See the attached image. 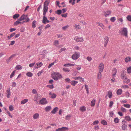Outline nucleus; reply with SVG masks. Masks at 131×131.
<instances>
[{
	"instance_id": "nucleus-1",
	"label": "nucleus",
	"mask_w": 131,
	"mask_h": 131,
	"mask_svg": "<svg viewBox=\"0 0 131 131\" xmlns=\"http://www.w3.org/2000/svg\"><path fill=\"white\" fill-rule=\"evenodd\" d=\"M121 31L120 32L126 37H127V28L123 27L121 29Z\"/></svg>"
},
{
	"instance_id": "nucleus-2",
	"label": "nucleus",
	"mask_w": 131,
	"mask_h": 131,
	"mask_svg": "<svg viewBox=\"0 0 131 131\" xmlns=\"http://www.w3.org/2000/svg\"><path fill=\"white\" fill-rule=\"evenodd\" d=\"M80 53L78 52H75L72 56V59L75 60L78 59L80 57Z\"/></svg>"
},
{
	"instance_id": "nucleus-3",
	"label": "nucleus",
	"mask_w": 131,
	"mask_h": 131,
	"mask_svg": "<svg viewBox=\"0 0 131 131\" xmlns=\"http://www.w3.org/2000/svg\"><path fill=\"white\" fill-rule=\"evenodd\" d=\"M122 130H125L127 126V122L125 121V120H123L122 121Z\"/></svg>"
},
{
	"instance_id": "nucleus-4",
	"label": "nucleus",
	"mask_w": 131,
	"mask_h": 131,
	"mask_svg": "<svg viewBox=\"0 0 131 131\" xmlns=\"http://www.w3.org/2000/svg\"><path fill=\"white\" fill-rule=\"evenodd\" d=\"M126 72L125 71H122L121 72V77L122 79H126L127 77L126 76Z\"/></svg>"
},
{
	"instance_id": "nucleus-5",
	"label": "nucleus",
	"mask_w": 131,
	"mask_h": 131,
	"mask_svg": "<svg viewBox=\"0 0 131 131\" xmlns=\"http://www.w3.org/2000/svg\"><path fill=\"white\" fill-rule=\"evenodd\" d=\"M74 40L77 42H81L83 41L82 37H79L78 36H75L74 38Z\"/></svg>"
},
{
	"instance_id": "nucleus-6",
	"label": "nucleus",
	"mask_w": 131,
	"mask_h": 131,
	"mask_svg": "<svg viewBox=\"0 0 131 131\" xmlns=\"http://www.w3.org/2000/svg\"><path fill=\"white\" fill-rule=\"evenodd\" d=\"M22 16L23 20H24L25 22H28L29 21L30 19L28 17L27 15L23 14L22 15Z\"/></svg>"
},
{
	"instance_id": "nucleus-7",
	"label": "nucleus",
	"mask_w": 131,
	"mask_h": 131,
	"mask_svg": "<svg viewBox=\"0 0 131 131\" xmlns=\"http://www.w3.org/2000/svg\"><path fill=\"white\" fill-rule=\"evenodd\" d=\"M104 68V64L102 62L100 63L99 67V70L100 72H102Z\"/></svg>"
},
{
	"instance_id": "nucleus-8",
	"label": "nucleus",
	"mask_w": 131,
	"mask_h": 131,
	"mask_svg": "<svg viewBox=\"0 0 131 131\" xmlns=\"http://www.w3.org/2000/svg\"><path fill=\"white\" fill-rule=\"evenodd\" d=\"M109 40L108 37L107 36H106L105 37L104 39V47H106V46L107 44L108 43Z\"/></svg>"
},
{
	"instance_id": "nucleus-9",
	"label": "nucleus",
	"mask_w": 131,
	"mask_h": 131,
	"mask_svg": "<svg viewBox=\"0 0 131 131\" xmlns=\"http://www.w3.org/2000/svg\"><path fill=\"white\" fill-rule=\"evenodd\" d=\"M52 77L55 80H57V73L53 72L51 75Z\"/></svg>"
},
{
	"instance_id": "nucleus-10",
	"label": "nucleus",
	"mask_w": 131,
	"mask_h": 131,
	"mask_svg": "<svg viewBox=\"0 0 131 131\" xmlns=\"http://www.w3.org/2000/svg\"><path fill=\"white\" fill-rule=\"evenodd\" d=\"M16 55L15 54H13L9 58L6 59V62L7 63H9L12 59Z\"/></svg>"
},
{
	"instance_id": "nucleus-11",
	"label": "nucleus",
	"mask_w": 131,
	"mask_h": 131,
	"mask_svg": "<svg viewBox=\"0 0 131 131\" xmlns=\"http://www.w3.org/2000/svg\"><path fill=\"white\" fill-rule=\"evenodd\" d=\"M48 103L47 101L45 98H43L40 100V103L41 104L44 105Z\"/></svg>"
},
{
	"instance_id": "nucleus-12",
	"label": "nucleus",
	"mask_w": 131,
	"mask_h": 131,
	"mask_svg": "<svg viewBox=\"0 0 131 131\" xmlns=\"http://www.w3.org/2000/svg\"><path fill=\"white\" fill-rule=\"evenodd\" d=\"M34 101L38 102V101L40 99V97L39 96V94H36L34 97Z\"/></svg>"
},
{
	"instance_id": "nucleus-13",
	"label": "nucleus",
	"mask_w": 131,
	"mask_h": 131,
	"mask_svg": "<svg viewBox=\"0 0 131 131\" xmlns=\"http://www.w3.org/2000/svg\"><path fill=\"white\" fill-rule=\"evenodd\" d=\"M42 64H43L42 62H41L37 63L36 64V66L34 68V69H35L36 68H39L41 67L42 66Z\"/></svg>"
},
{
	"instance_id": "nucleus-14",
	"label": "nucleus",
	"mask_w": 131,
	"mask_h": 131,
	"mask_svg": "<svg viewBox=\"0 0 131 131\" xmlns=\"http://www.w3.org/2000/svg\"><path fill=\"white\" fill-rule=\"evenodd\" d=\"M50 21L47 19V18L45 16H43V19L42 20V23L45 24L47 23H49Z\"/></svg>"
},
{
	"instance_id": "nucleus-15",
	"label": "nucleus",
	"mask_w": 131,
	"mask_h": 131,
	"mask_svg": "<svg viewBox=\"0 0 131 131\" xmlns=\"http://www.w3.org/2000/svg\"><path fill=\"white\" fill-rule=\"evenodd\" d=\"M68 130V127H63L61 128H58V131H65L67 130Z\"/></svg>"
},
{
	"instance_id": "nucleus-16",
	"label": "nucleus",
	"mask_w": 131,
	"mask_h": 131,
	"mask_svg": "<svg viewBox=\"0 0 131 131\" xmlns=\"http://www.w3.org/2000/svg\"><path fill=\"white\" fill-rule=\"evenodd\" d=\"M104 15L106 17L107 16L110 15L111 13V11L110 10H108L106 12H104Z\"/></svg>"
},
{
	"instance_id": "nucleus-17",
	"label": "nucleus",
	"mask_w": 131,
	"mask_h": 131,
	"mask_svg": "<svg viewBox=\"0 0 131 131\" xmlns=\"http://www.w3.org/2000/svg\"><path fill=\"white\" fill-rule=\"evenodd\" d=\"M7 96L8 98H9L11 94L10 92L9 88L6 90Z\"/></svg>"
},
{
	"instance_id": "nucleus-18",
	"label": "nucleus",
	"mask_w": 131,
	"mask_h": 131,
	"mask_svg": "<svg viewBox=\"0 0 131 131\" xmlns=\"http://www.w3.org/2000/svg\"><path fill=\"white\" fill-rule=\"evenodd\" d=\"M51 106H49L46 107L45 109V111L46 112H49L51 109Z\"/></svg>"
},
{
	"instance_id": "nucleus-19",
	"label": "nucleus",
	"mask_w": 131,
	"mask_h": 131,
	"mask_svg": "<svg viewBox=\"0 0 131 131\" xmlns=\"http://www.w3.org/2000/svg\"><path fill=\"white\" fill-rule=\"evenodd\" d=\"M96 101L95 99H93L92 100L91 102V106L92 107H93L94 106L95 104V102Z\"/></svg>"
},
{
	"instance_id": "nucleus-20",
	"label": "nucleus",
	"mask_w": 131,
	"mask_h": 131,
	"mask_svg": "<svg viewBox=\"0 0 131 131\" xmlns=\"http://www.w3.org/2000/svg\"><path fill=\"white\" fill-rule=\"evenodd\" d=\"M49 95H50V97L53 99L55 98L56 96V95L54 93H51V92L49 93Z\"/></svg>"
},
{
	"instance_id": "nucleus-21",
	"label": "nucleus",
	"mask_w": 131,
	"mask_h": 131,
	"mask_svg": "<svg viewBox=\"0 0 131 131\" xmlns=\"http://www.w3.org/2000/svg\"><path fill=\"white\" fill-rule=\"evenodd\" d=\"M15 68L17 70H19L22 69V67L20 65H17L16 67Z\"/></svg>"
},
{
	"instance_id": "nucleus-22",
	"label": "nucleus",
	"mask_w": 131,
	"mask_h": 131,
	"mask_svg": "<svg viewBox=\"0 0 131 131\" xmlns=\"http://www.w3.org/2000/svg\"><path fill=\"white\" fill-rule=\"evenodd\" d=\"M131 60V58L129 57H126L125 59V61L126 62H128Z\"/></svg>"
},
{
	"instance_id": "nucleus-23",
	"label": "nucleus",
	"mask_w": 131,
	"mask_h": 131,
	"mask_svg": "<svg viewBox=\"0 0 131 131\" xmlns=\"http://www.w3.org/2000/svg\"><path fill=\"white\" fill-rule=\"evenodd\" d=\"M123 80H124L123 81V83H128L130 82V80L129 79L127 78V77L126 78V79H124Z\"/></svg>"
},
{
	"instance_id": "nucleus-24",
	"label": "nucleus",
	"mask_w": 131,
	"mask_h": 131,
	"mask_svg": "<svg viewBox=\"0 0 131 131\" xmlns=\"http://www.w3.org/2000/svg\"><path fill=\"white\" fill-rule=\"evenodd\" d=\"M70 83L72 85L74 86L75 85L78 83V82L74 80L72 81H71Z\"/></svg>"
},
{
	"instance_id": "nucleus-25",
	"label": "nucleus",
	"mask_w": 131,
	"mask_h": 131,
	"mask_svg": "<svg viewBox=\"0 0 131 131\" xmlns=\"http://www.w3.org/2000/svg\"><path fill=\"white\" fill-rule=\"evenodd\" d=\"M80 110L81 111L84 112L86 111V108L84 106H83L80 107Z\"/></svg>"
},
{
	"instance_id": "nucleus-26",
	"label": "nucleus",
	"mask_w": 131,
	"mask_h": 131,
	"mask_svg": "<svg viewBox=\"0 0 131 131\" xmlns=\"http://www.w3.org/2000/svg\"><path fill=\"white\" fill-rule=\"evenodd\" d=\"M39 116V114L38 113H36L33 116V117L35 119H36L38 118Z\"/></svg>"
},
{
	"instance_id": "nucleus-27",
	"label": "nucleus",
	"mask_w": 131,
	"mask_h": 131,
	"mask_svg": "<svg viewBox=\"0 0 131 131\" xmlns=\"http://www.w3.org/2000/svg\"><path fill=\"white\" fill-rule=\"evenodd\" d=\"M122 92V90L121 89H118L116 92V93L117 95H121Z\"/></svg>"
},
{
	"instance_id": "nucleus-28",
	"label": "nucleus",
	"mask_w": 131,
	"mask_h": 131,
	"mask_svg": "<svg viewBox=\"0 0 131 131\" xmlns=\"http://www.w3.org/2000/svg\"><path fill=\"white\" fill-rule=\"evenodd\" d=\"M49 3V0H46L44 3V6H48Z\"/></svg>"
},
{
	"instance_id": "nucleus-29",
	"label": "nucleus",
	"mask_w": 131,
	"mask_h": 131,
	"mask_svg": "<svg viewBox=\"0 0 131 131\" xmlns=\"http://www.w3.org/2000/svg\"><path fill=\"white\" fill-rule=\"evenodd\" d=\"M28 100L27 99H26L22 101L21 102V104H24L28 102Z\"/></svg>"
},
{
	"instance_id": "nucleus-30",
	"label": "nucleus",
	"mask_w": 131,
	"mask_h": 131,
	"mask_svg": "<svg viewBox=\"0 0 131 131\" xmlns=\"http://www.w3.org/2000/svg\"><path fill=\"white\" fill-rule=\"evenodd\" d=\"M57 107H56L54 108L53 110L51 111V113L52 114H55L57 112Z\"/></svg>"
},
{
	"instance_id": "nucleus-31",
	"label": "nucleus",
	"mask_w": 131,
	"mask_h": 131,
	"mask_svg": "<svg viewBox=\"0 0 131 131\" xmlns=\"http://www.w3.org/2000/svg\"><path fill=\"white\" fill-rule=\"evenodd\" d=\"M117 72V70L116 69V68H114L113 69V71L112 72V73H113L112 75L113 77L115 76L116 75Z\"/></svg>"
},
{
	"instance_id": "nucleus-32",
	"label": "nucleus",
	"mask_w": 131,
	"mask_h": 131,
	"mask_svg": "<svg viewBox=\"0 0 131 131\" xmlns=\"http://www.w3.org/2000/svg\"><path fill=\"white\" fill-rule=\"evenodd\" d=\"M21 24V22L19 21L18 20L14 22V25L15 26H16L18 25V24Z\"/></svg>"
},
{
	"instance_id": "nucleus-33",
	"label": "nucleus",
	"mask_w": 131,
	"mask_h": 131,
	"mask_svg": "<svg viewBox=\"0 0 131 131\" xmlns=\"http://www.w3.org/2000/svg\"><path fill=\"white\" fill-rule=\"evenodd\" d=\"M102 72H100V71H99V72L98 73L97 77L98 79H101L102 77Z\"/></svg>"
},
{
	"instance_id": "nucleus-34",
	"label": "nucleus",
	"mask_w": 131,
	"mask_h": 131,
	"mask_svg": "<svg viewBox=\"0 0 131 131\" xmlns=\"http://www.w3.org/2000/svg\"><path fill=\"white\" fill-rule=\"evenodd\" d=\"M36 21L35 20L34 21L32 22V26L33 28H35L36 27Z\"/></svg>"
},
{
	"instance_id": "nucleus-35",
	"label": "nucleus",
	"mask_w": 131,
	"mask_h": 131,
	"mask_svg": "<svg viewBox=\"0 0 131 131\" xmlns=\"http://www.w3.org/2000/svg\"><path fill=\"white\" fill-rule=\"evenodd\" d=\"M26 75L29 77H31L32 76V74L30 72H28L26 73Z\"/></svg>"
},
{
	"instance_id": "nucleus-36",
	"label": "nucleus",
	"mask_w": 131,
	"mask_h": 131,
	"mask_svg": "<svg viewBox=\"0 0 131 131\" xmlns=\"http://www.w3.org/2000/svg\"><path fill=\"white\" fill-rule=\"evenodd\" d=\"M96 23L97 24H98L99 26L101 27L103 29H104L103 27H104V25L102 23H100L98 22H96Z\"/></svg>"
},
{
	"instance_id": "nucleus-37",
	"label": "nucleus",
	"mask_w": 131,
	"mask_h": 131,
	"mask_svg": "<svg viewBox=\"0 0 131 131\" xmlns=\"http://www.w3.org/2000/svg\"><path fill=\"white\" fill-rule=\"evenodd\" d=\"M19 16V15L18 14H16L13 16V18L14 19H16Z\"/></svg>"
},
{
	"instance_id": "nucleus-38",
	"label": "nucleus",
	"mask_w": 131,
	"mask_h": 131,
	"mask_svg": "<svg viewBox=\"0 0 131 131\" xmlns=\"http://www.w3.org/2000/svg\"><path fill=\"white\" fill-rule=\"evenodd\" d=\"M85 89L87 92V93L88 94L89 93V87L88 85H87L86 84L85 85Z\"/></svg>"
},
{
	"instance_id": "nucleus-39",
	"label": "nucleus",
	"mask_w": 131,
	"mask_h": 131,
	"mask_svg": "<svg viewBox=\"0 0 131 131\" xmlns=\"http://www.w3.org/2000/svg\"><path fill=\"white\" fill-rule=\"evenodd\" d=\"M126 18L128 20L131 21V15H128L126 17Z\"/></svg>"
},
{
	"instance_id": "nucleus-40",
	"label": "nucleus",
	"mask_w": 131,
	"mask_h": 131,
	"mask_svg": "<svg viewBox=\"0 0 131 131\" xmlns=\"http://www.w3.org/2000/svg\"><path fill=\"white\" fill-rule=\"evenodd\" d=\"M108 97L109 98H111L112 95V92L111 91H108Z\"/></svg>"
},
{
	"instance_id": "nucleus-41",
	"label": "nucleus",
	"mask_w": 131,
	"mask_h": 131,
	"mask_svg": "<svg viewBox=\"0 0 131 131\" xmlns=\"http://www.w3.org/2000/svg\"><path fill=\"white\" fill-rule=\"evenodd\" d=\"M126 119L128 121H130L131 120V118L129 116H127L125 117Z\"/></svg>"
},
{
	"instance_id": "nucleus-42",
	"label": "nucleus",
	"mask_w": 131,
	"mask_h": 131,
	"mask_svg": "<svg viewBox=\"0 0 131 131\" xmlns=\"http://www.w3.org/2000/svg\"><path fill=\"white\" fill-rule=\"evenodd\" d=\"M48 6H44L43 9V11H46L47 12L48 10Z\"/></svg>"
},
{
	"instance_id": "nucleus-43",
	"label": "nucleus",
	"mask_w": 131,
	"mask_h": 131,
	"mask_svg": "<svg viewBox=\"0 0 131 131\" xmlns=\"http://www.w3.org/2000/svg\"><path fill=\"white\" fill-rule=\"evenodd\" d=\"M16 71L15 70L14 71L10 74V78H12L14 75L15 73L16 72Z\"/></svg>"
},
{
	"instance_id": "nucleus-44",
	"label": "nucleus",
	"mask_w": 131,
	"mask_h": 131,
	"mask_svg": "<svg viewBox=\"0 0 131 131\" xmlns=\"http://www.w3.org/2000/svg\"><path fill=\"white\" fill-rule=\"evenodd\" d=\"M101 123L104 125H106L107 124V123L106 121L104 120H103L102 121Z\"/></svg>"
},
{
	"instance_id": "nucleus-45",
	"label": "nucleus",
	"mask_w": 131,
	"mask_h": 131,
	"mask_svg": "<svg viewBox=\"0 0 131 131\" xmlns=\"http://www.w3.org/2000/svg\"><path fill=\"white\" fill-rule=\"evenodd\" d=\"M126 97L127 98L129 97L130 95V94L129 93L128 91H127L125 93Z\"/></svg>"
},
{
	"instance_id": "nucleus-46",
	"label": "nucleus",
	"mask_w": 131,
	"mask_h": 131,
	"mask_svg": "<svg viewBox=\"0 0 131 131\" xmlns=\"http://www.w3.org/2000/svg\"><path fill=\"white\" fill-rule=\"evenodd\" d=\"M63 70L65 72H69L70 71V70L69 69L67 68H63Z\"/></svg>"
},
{
	"instance_id": "nucleus-47",
	"label": "nucleus",
	"mask_w": 131,
	"mask_h": 131,
	"mask_svg": "<svg viewBox=\"0 0 131 131\" xmlns=\"http://www.w3.org/2000/svg\"><path fill=\"white\" fill-rule=\"evenodd\" d=\"M116 20V18L115 17H112L111 18L110 20L112 22H114Z\"/></svg>"
},
{
	"instance_id": "nucleus-48",
	"label": "nucleus",
	"mask_w": 131,
	"mask_h": 131,
	"mask_svg": "<svg viewBox=\"0 0 131 131\" xmlns=\"http://www.w3.org/2000/svg\"><path fill=\"white\" fill-rule=\"evenodd\" d=\"M114 122L115 123H117L118 122H119V119L118 118L116 117L114 119Z\"/></svg>"
},
{
	"instance_id": "nucleus-49",
	"label": "nucleus",
	"mask_w": 131,
	"mask_h": 131,
	"mask_svg": "<svg viewBox=\"0 0 131 131\" xmlns=\"http://www.w3.org/2000/svg\"><path fill=\"white\" fill-rule=\"evenodd\" d=\"M9 110L10 111H12L14 110V108L12 105H11L9 107Z\"/></svg>"
},
{
	"instance_id": "nucleus-50",
	"label": "nucleus",
	"mask_w": 131,
	"mask_h": 131,
	"mask_svg": "<svg viewBox=\"0 0 131 131\" xmlns=\"http://www.w3.org/2000/svg\"><path fill=\"white\" fill-rule=\"evenodd\" d=\"M127 72L128 73H131V67H129L127 69Z\"/></svg>"
},
{
	"instance_id": "nucleus-51",
	"label": "nucleus",
	"mask_w": 131,
	"mask_h": 131,
	"mask_svg": "<svg viewBox=\"0 0 131 131\" xmlns=\"http://www.w3.org/2000/svg\"><path fill=\"white\" fill-rule=\"evenodd\" d=\"M123 106L126 107L127 108H130V105L129 104H124Z\"/></svg>"
},
{
	"instance_id": "nucleus-52",
	"label": "nucleus",
	"mask_w": 131,
	"mask_h": 131,
	"mask_svg": "<svg viewBox=\"0 0 131 131\" xmlns=\"http://www.w3.org/2000/svg\"><path fill=\"white\" fill-rule=\"evenodd\" d=\"M74 27H75V29H79L80 28V26L79 25H75L74 26Z\"/></svg>"
},
{
	"instance_id": "nucleus-53",
	"label": "nucleus",
	"mask_w": 131,
	"mask_h": 131,
	"mask_svg": "<svg viewBox=\"0 0 131 131\" xmlns=\"http://www.w3.org/2000/svg\"><path fill=\"white\" fill-rule=\"evenodd\" d=\"M99 122V121L98 120L95 121L92 124L93 125H96L98 124Z\"/></svg>"
},
{
	"instance_id": "nucleus-54",
	"label": "nucleus",
	"mask_w": 131,
	"mask_h": 131,
	"mask_svg": "<svg viewBox=\"0 0 131 131\" xmlns=\"http://www.w3.org/2000/svg\"><path fill=\"white\" fill-rule=\"evenodd\" d=\"M66 50V49L65 48H63L61 49L60 50H59V52H61L62 51H65Z\"/></svg>"
},
{
	"instance_id": "nucleus-55",
	"label": "nucleus",
	"mask_w": 131,
	"mask_h": 131,
	"mask_svg": "<svg viewBox=\"0 0 131 131\" xmlns=\"http://www.w3.org/2000/svg\"><path fill=\"white\" fill-rule=\"evenodd\" d=\"M47 87L49 88L50 89H53L54 88L53 84L51 85H47Z\"/></svg>"
},
{
	"instance_id": "nucleus-56",
	"label": "nucleus",
	"mask_w": 131,
	"mask_h": 131,
	"mask_svg": "<svg viewBox=\"0 0 131 131\" xmlns=\"http://www.w3.org/2000/svg\"><path fill=\"white\" fill-rule=\"evenodd\" d=\"M78 72L77 71H74L72 73L73 75L74 76H76Z\"/></svg>"
},
{
	"instance_id": "nucleus-57",
	"label": "nucleus",
	"mask_w": 131,
	"mask_h": 131,
	"mask_svg": "<svg viewBox=\"0 0 131 131\" xmlns=\"http://www.w3.org/2000/svg\"><path fill=\"white\" fill-rule=\"evenodd\" d=\"M54 62H52V63H51V64H50L49 65V66L48 67V68H50L51 67V66L54 64Z\"/></svg>"
},
{
	"instance_id": "nucleus-58",
	"label": "nucleus",
	"mask_w": 131,
	"mask_h": 131,
	"mask_svg": "<svg viewBox=\"0 0 131 131\" xmlns=\"http://www.w3.org/2000/svg\"><path fill=\"white\" fill-rule=\"evenodd\" d=\"M121 111L123 112H126V109H125V108H124L123 107H121Z\"/></svg>"
},
{
	"instance_id": "nucleus-59",
	"label": "nucleus",
	"mask_w": 131,
	"mask_h": 131,
	"mask_svg": "<svg viewBox=\"0 0 131 131\" xmlns=\"http://www.w3.org/2000/svg\"><path fill=\"white\" fill-rule=\"evenodd\" d=\"M71 116L70 115H68L66 117V119L67 120H69L70 119Z\"/></svg>"
},
{
	"instance_id": "nucleus-60",
	"label": "nucleus",
	"mask_w": 131,
	"mask_h": 131,
	"mask_svg": "<svg viewBox=\"0 0 131 131\" xmlns=\"http://www.w3.org/2000/svg\"><path fill=\"white\" fill-rule=\"evenodd\" d=\"M75 0H69V2L70 3H71L72 2V1L73 2L72 3V5H73L75 3Z\"/></svg>"
},
{
	"instance_id": "nucleus-61",
	"label": "nucleus",
	"mask_w": 131,
	"mask_h": 131,
	"mask_svg": "<svg viewBox=\"0 0 131 131\" xmlns=\"http://www.w3.org/2000/svg\"><path fill=\"white\" fill-rule=\"evenodd\" d=\"M32 93L34 94H36L37 93V91L35 89H33L32 91Z\"/></svg>"
},
{
	"instance_id": "nucleus-62",
	"label": "nucleus",
	"mask_w": 131,
	"mask_h": 131,
	"mask_svg": "<svg viewBox=\"0 0 131 131\" xmlns=\"http://www.w3.org/2000/svg\"><path fill=\"white\" fill-rule=\"evenodd\" d=\"M80 77L81 78H80L79 80H80V82H84V79L81 77Z\"/></svg>"
},
{
	"instance_id": "nucleus-63",
	"label": "nucleus",
	"mask_w": 131,
	"mask_h": 131,
	"mask_svg": "<svg viewBox=\"0 0 131 131\" xmlns=\"http://www.w3.org/2000/svg\"><path fill=\"white\" fill-rule=\"evenodd\" d=\"M68 27L69 26L67 25L62 27V29L63 30H65L66 29L68 28Z\"/></svg>"
},
{
	"instance_id": "nucleus-64",
	"label": "nucleus",
	"mask_w": 131,
	"mask_h": 131,
	"mask_svg": "<svg viewBox=\"0 0 131 131\" xmlns=\"http://www.w3.org/2000/svg\"><path fill=\"white\" fill-rule=\"evenodd\" d=\"M86 59L88 60L89 61H91L92 60V58L90 57H88Z\"/></svg>"
}]
</instances>
